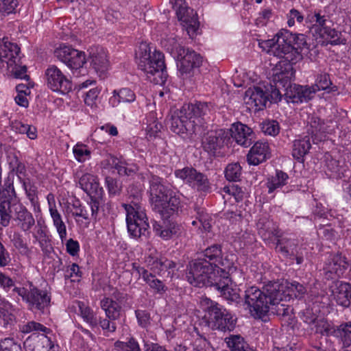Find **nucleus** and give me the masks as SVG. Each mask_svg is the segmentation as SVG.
I'll return each instance as SVG.
<instances>
[{
	"label": "nucleus",
	"instance_id": "nucleus-1",
	"mask_svg": "<svg viewBox=\"0 0 351 351\" xmlns=\"http://www.w3.org/2000/svg\"><path fill=\"white\" fill-rule=\"evenodd\" d=\"M306 45L304 34H293L285 29L276 34L273 38L259 43L263 51L282 59L278 62L280 66L285 65V73L276 75L275 80L288 83L289 77L294 74L293 65L302 59L301 50Z\"/></svg>",
	"mask_w": 351,
	"mask_h": 351
},
{
	"label": "nucleus",
	"instance_id": "nucleus-2",
	"mask_svg": "<svg viewBox=\"0 0 351 351\" xmlns=\"http://www.w3.org/2000/svg\"><path fill=\"white\" fill-rule=\"evenodd\" d=\"M186 278L190 284L195 287H213L226 300L239 302L237 289L230 286L232 281L229 271L213 265L206 258H198L193 261L190 264Z\"/></svg>",
	"mask_w": 351,
	"mask_h": 351
},
{
	"label": "nucleus",
	"instance_id": "nucleus-3",
	"mask_svg": "<svg viewBox=\"0 0 351 351\" xmlns=\"http://www.w3.org/2000/svg\"><path fill=\"white\" fill-rule=\"evenodd\" d=\"M149 202L152 210L160 214L162 224L154 221L153 228L165 239L171 238L176 228L175 200L173 191L161 183V178L152 176L149 180Z\"/></svg>",
	"mask_w": 351,
	"mask_h": 351
},
{
	"label": "nucleus",
	"instance_id": "nucleus-4",
	"mask_svg": "<svg viewBox=\"0 0 351 351\" xmlns=\"http://www.w3.org/2000/svg\"><path fill=\"white\" fill-rule=\"evenodd\" d=\"M282 285L270 282L262 289L251 287L245 291V304L252 316L262 317L270 310L271 304L281 299Z\"/></svg>",
	"mask_w": 351,
	"mask_h": 351
},
{
	"label": "nucleus",
	"instance_id": "nucleus-5",
	"mask_svg": "<svg viewBox=\"0 0 351 351\" xmlns=\"http://www.w3.org/2000/svg\"><path fill=\"white\" fill-rule=\"evenodd\" d=\"M138 67L145 74L147 80L154 84H163L167 77L164 55L146 43H141L136 51Z\"/></svg>",
	"mask_w": 351,
	"mask_h": 351
},
{
	"label": "nucleus",
	"instance_id": "nucleus-6",
	"mask_svg": "<svg viewBox=\"0 0 351 351\" xmlns=\"http://www.w3.org/2000/svg\"><path fill=\"white\" fill-rule=\"evenodd\" d=\"M200 306L206 312L204 318L208 327L222 331H231L235 326V319L232 315L216 302L206 297H202Z\"/></svg>",
	"mask_w": 351,
	"mask_h": 351
},
{
	"label": "nucleus",
	"instance_id": "nucleus-7",
	"mask_svg": "<svg viewBox=\"0 0 351 351\" xmlns=\"http://www.w3.org/2000/svg\"><path fill=\"white\" fill-rule=\"evenodd\" d=\"M122 206L126 212V223L130 235L134 238L147 236L149 233V225L146 214L141 210L138 197L130 204H123Z\"/></svg>",
	"mask_w": 351,
	"mask_h": 351
},
{
	"label": "nucleus",
	"instance_id": "nucleus-8",
	"mask_svg": "<svg viewBox=\"0 0 351 351\" xmlns=\"http://www.w3.org/2000/svg\"><path fill=\"white\" fill-rule=\"evenodd\" d=\"M306 323L314 324L316 333L338 338L342 343L343 347L351 346V322L342 323L337 328L332 327L328 322L317 318H313L309 321L306 319Z\"/></svg>",
	"mask_w": 351,
	"mask_h": 351
},
{
	"label": "nucleus",
	"instance_id": "nucleus-9",
	"mask_svg": "<svg viewBox=\"0 0 351 351\" xmlns=\"http://www.w3.org/2000/svg\"><path fill=\"white\" fill-rule=\"evenodd\" d=\"M79 184L90 197L88 204L91 210V216L96 218L99 207L104 202V189L100 186L97 177L90 173L84 174L80 178Z\"/></svg>",
	"mask_w": 351,
	"mask_h": 351
},
{
	"label": "nucleus",
	"instance_id": "nucleus-10",
	"mask_svg": "<svg viewBox=\"0 0 351 351\" xmlns=\"http://www.w3.org/2000/svg\"><path fill=\"white\" fill-rule=\"evenodd\" d=\"M13 291L28 304V307L32 311L44 313L50 305L51 297L47 292L38 289L32 285H30L29 290L24 287H16Z\"/></svg>",
	"mask_w": 351,
	"mask_h": 351
},
{
	"label": "nucleus",
	"instance_id": "nucleus-11",
	"mask_svg": "<svg viewBox=\"0 0 351 351\" xmlns=\"http://www.w3.org/2000/svg\"><path fill=\"white\" fill-rule=\"evenodd\" d=\"M202 62V57L195 51L184 47L177 48V69L184 80H191L193 69L200 66Z\"/></svg>",
	"mask_w": 351,
	"mask_h": 351
},
{
	"label": "nucleus",
	"instance_id": "nucleus-12",
	"mask_svg": "<svg viewBox=\"0 0 351 351\" xmlns=\"http://www.w3.org/2000/svg\"><path fill=\"white\" fill-rule=\"evenodd\" d=\"M177 19L180 21L182 29L186 31L191 38L197 34L199 21L197 14L189 8L185 0H177Z\"/></svg>",
	"mask_w": 351,
	"mask_h": 351
},
{
	"label": "nucleus",
	"instance_id": "nucleus-13",
	"mask_svg": "<svg viewBox=\"0 0 351 351\" xmlns=\"http://www.w3.org/2000/svg\"><path fill=\"white\" fill-rule=\"evenodd\" d=\"M101 307L105 311L106 317H99V326L106 332H115L117 326L114 321L120 317L121 306L113 299L105 298L101 301Z\"/></svg>",
	"mask_w": 351,
	"mask_h": 351
},
{
	"label": "nucleus",
	"instance_id": "nucleus-14",
	"mask_svg": "<svg viewBox=\"0 0 351 351\" xmlns=\"http://www.w3.org/2000/svg\"><path fill=\"white\" fill-rule=\"evenodd\" d=\"M55 56L71 69H78L86 63L84 52L73 49L71 46L60 45L54 51Z\"/></svg>",
	"mask_w": 351,
	"mask_h": 351
},
{
	"label": "nucleus",
	"instance_id": "nucleus-15",
	"mask_svg": "<svg viewBox=\"0 0 351 351\" xmlns=\"http://www.w3.org/2000/svg\"><path fill=\"white\" fill-rule=\"evenodd\" d=\"M47 86L54 92L66 94L72 90L71 81L56 66H50L45 71Z\"/></svg>",
	"mask_w": 351,
	"mask_h": 351
},
{
	"label": "nucleus",
	"instance_id": "nucleus-16",
	"mask_svg": "<svg viewBox=\"0 0 351 351\" xmlns=\"http://www.w3.org/2000/svg\"><path fill=\"white\" fill-rule=\"evenodd\" d=\"M228 141V131L224 130L210 131L202 138L203 149L210 154L215 155Z\"/></svg>",
	"mask_w": 351,
	"mask_h": 351
},
{
	"label": "nucleus",
	"instance_id": "nucleus-17",
	"mask_svg": "<svg viewBox=\"0 0 351 351\" xmlns=\"http://www.w3.org/2000/svg\"><path fill=\"white\" fill-rule=\"evenodd\" d=\"M349 263L345 256L341 254H330L325 263L324 269L326 276L328 278H333V276L339 278L342 276L345 271L348 269Z\"/></svg>",
	"mask_w": 351,
	"mask_h": 351
},
{
	"label": "nucleus",
	"instance_id": "nucleus-18",
	"mask_svg": "<svg viewBox=\"0 0 351 351\" xmlns=\"http://www.w3.org/2000/svg\"><path fill=\"white\" fill-rule=\"evenodd\" d=\"M285 73V65H282V67L279 66V63L276 64V69L274 71L273 73V82L274 85L269 84V86H265V90H267V102L270 103H277L281 99V93L280 88L281 87L284 88L285 93L289 91L287 89L290 86V80L292 77H289V82L287 84H285L282 82V81H276L275 80L276 75H280L281 73Z\"/></svg>",
	"mask_w": 351,
	"mask_h": 351
},
{
	"label": "nucleus",
	"instance_id": "nucleus-19",
	"mask_svg": "<svg viewBox=\"0 0 351 351\" xmlns=\"http://www.w3.org/2000/svg\"><path fill=\"white\" fill-rule=\"evenodd\" d=\"M289 91L285 93L288 101L295 104H301L303 102H308L311 100L316 91L313 86H301L294 84L293 86L290 85Z\"/></svg>",
	"mask_w": 351,
	"mask_h": 351
},
{
	"label": "nucleus",
	"instance_id": "nucleus-20",
	"mask_svg": "<svg viewBox=\"0 0 351 351\" xmlns=\"http://www.w3.org/2000/svg\"><path fill=\"white\" fill-rule=\"evenodd\" d=\"M228 132L229 136H231L239 145L248 147L252 143L254 133L252 130L245 124L240 122L233 123Z\"/></svg>",
	"mask_w": 351,
	"mask_h": 351
},
{
	"label": "nucleus",
	"instance_id": "nucleus-21",
	"mask_svg": "<svg viewBox=\"0 0 351 351\" xmlns=\"http://www.w3.org/2000/svg\"><path fill=\"white\" fill-rule=\"evenodd\" d=\"M267 97L265 86H253L245 91L243 99L246 104L254 106L261 110L266 107Z\"/></svg>",
	"mask_w": 351,
	"mask_h": 351
},
{
	"label": "nucleus",
	"instance_id": "nucleus-22",
	"mask_svg": "<svg viewBox=\"0 0 351 351\" xmlns=\"http://www.w3.org/2000/svg\"><path fill=\"white\" fill-rule=\"evenodd\" d=\"M206 108L207 106L205 104L200 102L195 105L189 104H184L180 110V115L177 114V117H178L182 125V127L187 131V126L191 124V122L188 121V120L191 119L193 117H199L204 114Z\"/></svg>",
	"mask_w": 351,
	"mask_h": 351
},
{
	"label": "nucleus",
	"instance_id": "nucleus-23",
	"mask_svg": "<svg viewBox=\"0 0 351 351\" xmlns=\"http://www.w3.org/2000/svg\"><path fill=\"white\" fill-rule=\"evenodd\" d=\"M177 177L182 179L188 183L195 182L199 191H206L209 189V183L207 178L202 173H198L192 167H185L177 171Z\"/></svg>",
	"mask_w": 351,
	"mask_h": 351
},
{
	"label": "nucleus",
	"instance_id": "nucleus-24",
	"mask_svg": "<svg viewBox=\"0 0 351 351\" xmlns=\"http://www.w3.org/2000/svg\"><path fill=\"white\" fill-rule=\"evenodd\" d=\"M20 48L15 43L9 42L3 38L0 41V60L7 63L8 66H12L19 62Z\"/></svg>",
	"mask_w": 351,
	"mask_h": 351
},
{
	"label": "nucleus",
	"instance_id": "nucleus-25",
	"mask_svg": "<svg viewBox=\"0 0 351 351\" xmlns=\"http://www.w3.org/2000/svg\"><path fill=\"white\" fill-rule=\"evenodd\" d=\"M204 256L208 259L207 261L217 267H222V269H225V271L228 269L229 271L232 269V263H230L226 258H222V252L219 245L215 244L207 247L204 251Z\"/></svg>",
	"mask_w": 351,
	"mask_h": 351
},
{
	"label": "nucleus",
	"instance_id": "nucleus-26",
	"mask_svg": "<svg viewBox=\"0 0 351 351\" xmlns=\"http://www.w3.org/2000/svg\"><path fill=\"white\" fill-rule=\"evenodd\" d=\"M90 64L97 73H104L108 67L106 51L101 47H92L89 49Z\"/></svg>",
	"mask_w": 351,
	"mask_h": 351
},
{
	"label": "nucleus",
	"instance_id": "nucleus-27",
	"mask_svg": "<svg viewBox=\"0 0 351 351\" xmlns=\"http://www.w3.org/2000/svg\"><path fill=\"white\" fill-rule=\"evenodd\" d=\"M14 219L19 221V225L23 231L29 230L35 224L32 214L20 203H13Z\"/></svg>",
	"mask_w": 351,
	"mask_h": 351
},
{
	"label": "nucleus",
	"instance_id": "nucleus-28",
	"mask_svg": "<svg viewBox=\"0 0 351 351\" xmlns=\"http://www.w3.org/2000/svg\"><path fill=\"white\" fill-rule=\"evenodd\" d=\"M269 157V145L266 142L257 141L250 149L247 159L250 165H257Z\"/></svg>",
	"mask_w": 351,
	"mask_h": 351
},
{
	"label": "nucleus",
	"instance_id": "nucleus-29",
	"mask_svg": "<svg viewBox=\"0 0 351 351\" xmlns=\"http://www.w3.org/2000/svg\"><path fill=\"white\" fill-rule=\"evenodd\" d=\"M309 20L311 23H314L311 27V31L319 37L324 35V32L330 27L331 21L329 20V16L322 14L320 10L315 11Z\"/></svg>",
	"mask_w": 351,
	"mask_h": 351
},
{
	"label": "nucleus",
	"instance_id": "nucleus-30",
	"mask_svg": "<svg viewBox=\"0 0 351 351\" xmlns=\"http://www.w3.org/2000/svg\"><path fill=\"white\" fill-rule=\"evenodd\" d=\"M332 294L337 303L343 307L350 305L351 285L347 282H339L332 290Z\"/></svg>",
	"mask_w": 351,
	"mask_h": 351
},
{
	"label": "nucleus",
	"instance_id": "nucleus-31",
	"mask_svg": "<svg viewBox=\"0 0 351 351\" xmlns=\"http://www.w3.org/2000/svg\"><path fill=\"white\" fill-rule=\"evenodd\" d=\"M298 242L297 239L291 237H281L277 239L276 250L284 256L291 258L297 252Z\"/></svg>",
	"mask_w": 351,
	"mask_h": 351
},
{
	"label": "nucleus",
	"instance_id": "nucleus-32",
	"mask_svg": "<svg viewBox=\"0 0 351 351\" xmlns=\"http://www.w3.org/2000/svg\"><path fill=\"white\" fill-rule=\"evenodd\" d=\"M51 343L46 335H41L28 337L24 342V346L26 351H46Z\"/></svg>",
	"mask_w": 351,
	"mask_h": 351
},
{
	"label": "nucleus",
	"instance_id": "nucleus-33",
	"mask_svg": "<svg viewBox=\"0 0 351 351\" xmlns=\"http://www.w3.org/2000/svg\"><path fill=\"white\" fill-rule=\"evenodd\" d=\"M112 96L109 99V104L114 108L121 103L133 102L136 99L134 93L130 88H123L114 90Z\"/></svg>",
	"mask_w": 351,
	"mask_h": 351
},
{
	"label": "nucleus",
	"instance_id": "nucleus-34",
	"mask_svg": "<svg viewBox=\"0 0 351 351\" xmlns=\"http://www.w3.org/2000/svg\"><path fill=\"white\" fill-rule=\"evenodd\" d=\"M49 213L53 219V225L56 227L60 239L63 241L66 237V228L63 222L62 216L56 209L55 204H51L49 201Z\"/></svg>",
	"mask_w": 351,
	"mask_h": 351
},
{
	"label": "nucleus",
	"instance_id": "nucleus-35",
	"mask_svg": "<svg viewBox=\"0 0 351 351\" xmlns=\"http://www.w3.org/2000/svg\"><path fill=\"white\" fill-rule=\"evenodd\" d=\"M292 147L293 157L300 160L303 158L311 147L310 138L308 136H305L302 139L295 140Z\"/></svg>",
	"mask_w": 351,
	"mask_h": 351
},
{
	"label": "nucleus",
	"instance_id": "nucleus-36",
	"mask_svg": "<svg viewBox=\"0 0 351 351\" xmlns=\"http://www.w3.org/2000/svg\"><path fill=\"white\" fill-rule=\"evenodd\" d=\"M258 233L264 240L271 239L273 237H279L275 224L266 219H261L258 223Z\"/></svg>",
	"mask_w": 351,
	"mask_h": 351
},
{
	"label": "nucleus",
	"instance_id": "nucleus-37",
	"mask_svg": "<svg viewBox=\"0 0 351 351\" xmlns=\"http://www.w3.org/2000/svg\"><path fill=\"white\" fill-rule=\"evenodd\" d=\"M78 306L80 311V315L92 328H97L99 325V318L97 317L96 314L89 306H86L82 302H78Z\"/></svg>",
	"mask_w": 351,
	"mask_h": 351
},
{
	"label": "nucleus",
	"instance_id": "nucleus-38",
	"mask_svg": "<svg viewBox=\"0 0 351 351\" xmlns=\"http://www.w3.org/2000/svg\"><path fill=\"white\" fill-rule=\"evenodd\" d=\"M146 124L147 138L156 137L162 128V125L158 121L156 114L154 112H150L147 115Z\"/></svg>",
	"mask_w": 351,
	"mask_h": 351
},
{
	"label": "nucleus",
	"instance_id": "nucleus-39",
	"mask_svg": "<svg viewBox=\"0 0 351 351\" xmlns=\"http://www.w3.org/2000/svg\"><path fill=\"white\" fill-rule=\"evenodd\" d=\"M226 342L231 351H250V348L241 335H230L226 338Z\"/></svg>",
	"mask_w": 351,
	"mask_h": 351
},
{
	"label": "nucleus",
	"instance_id": "nucleus-40",
	"mask_svg": "<svg viewBox=\"0 0 351 351\" xmlns=\"http://www.w3.org/2000/svg\"><path fill=\"white\" fill-rule=\"evenodd\" d=\"M12 215H14L13 203L8 200L1 201L0 203L1 224L4 227L8 226Z\"/></svg>",
	"mask_w": 351,
	"mask_h": 351
},
{
	"label": "nucleus",
	"instance_id": "nucleus-41",
	"mask_svg": "<svg viewBox=\"0 0 351 351\" xmlns=\"http://www.w3.org/2000/svg\"><path fill=\"white\" fill-rule=\"evenodd\" d=\"M316 93L320 90H328V92L337 90L335 86H332V82L328 73L317 75L315 84L312 85Z\"/></svg>",
	"mask_w": 351,
	"mask_h": 351
},
{
	"label": "nucleus",
	"instance_id": "nucleus-42",
	"mask_svg": "<svg viewBox=\"0 0 351 351\" xmlns=\"http://www.w3.org/2000/svg\"><path fill=\"white\" fill-rule=\"evenodd\" d=\"M288 175L282 171H277L276 176H272L271 178L268 180L267 182V187L269 189L268 192L271 193L276 189L281 187L287 184V180H288Z\"/></svg>",
	"mask_w": 351,
	"mask_h": 351
},
{
	"label": "nucleus",
	"instance_id": "nucleus-43",
	"mask_svg": "<svg viewBox=\"0 0 351 351\" xmlns=\"http://www.w3.org/2000/svg\"><path fill=\"white\" fill-rule=\"evenodd\" d=\"M282 297L283 287L282 286L281 299L278 300L277 302H274V304H271L270 309L273 313H275L278 316H281L283 317H289L290 318V317L291 316L293 308L289 305L280 303L282 301Z\"/></svg>",
	"mask_w": 351,
	"mask_h": 351
},
{
	"label": "nucleus",
	"instance_id": "nucleus-44",
	"mask_svg": "<svg viewBox=\"0 0 351 351\" xmlns=\"http://www.w3.org/2000/svg\"><path fill=\"white\" fill-rule=\"evenodd\" d=\"M308 124V132L312 136H317L326 132L324 122L317 117L311 116L309 117Z\"/></svg>",
	"mask_w": 351,
	"mask_h": 351
},
{
	"label": "nucleus",
	"instance_id": "nucleus-45",
	"mask_svg": "<svg viewBox=\"0 0 351 351\" xmlns=\"http://www.w3.org/2000/svg\"><path fill=\"white\" fill-rule=\"evenodd\" d=\"M114 169L120 176H132L136 173L138 167L135 164H128L123 162H117L114 164Z\"/></svg>",
	"mask_w": 351,
	"mask_h": 351
},
{
	"label": "nucleus",
	"instance_id": "nucleus-46",
	"mask_svg": "<svg viewBox=\"0 0 351 351\" xmlns=\"http://www.w3.org/2000/svg\"><path fill=\"white\" fill-rule=\"evenodd\" d=\"M241 174V167L238 163L230 164L225 171V176L230 181L236 182L239 180Z\"/></svg>",
	"mask_w": 351,
	"mask_h": 351
},
{
	"label": "nucleus",
	"instance_id": "nucleus-47",
	"mask_svg": "<svg viewBox=\"0 0 351 351\" xmlns=\"http://www.w3.org/2000/svg\"><path fill=\"white\" fill-rule=\"evenodd\" d=\"M23 186L26 195L33 205L38 202L37 187L29 179L23 180Z\"/></svg>",
	"mask_w": 351,
	"mask_h": 351
},
{
	"label": "nucleus",
	"instance_id": "nucleus-48",
	"mask_svg": "<svg viewBox=\"0 0 351 351\" xmlns=\"http://www.w3.org/2000/svg\"><path fill=\"white\" fill-rule=\"evenodd\" d=\"M262 132L270 136H276L280 132L279 124L276 121L271 120L264 121L261 125Z\"/></svg>",
	"mask_w": 351,
	"mask_h": 351
},
{
	"label": "nucleus",
	"instance_id": "nucleus-49",
	"mask_svg": "<svg viewBox=\"0 0 351 351\" xmlns=\"http://www.w3.org/2000/svg\"><path fill=\"white\" fill-rule=\"evenodd\" d=\"M114 346L118 351H141L138 343L134 339L131 338L128 342L117 341Z\"/></svg>",
	"mask_w": 351,
	"mask_h": 351
},
{
	"label": "nucleus",
	"instance_id": "nucleus-50",
	"mask_svg": "<svg viewBox=\"0 0 351 351\" xmlns=\"http://www.w3.org/2000/svg\"><path fill=\"white\" fill-rule=\"evenodd\" d=\"M19 330L23 333H29L33 331H42L47 332L49 329L43 324L34 321L29 322L20 326Z\"/></svg>",
	"mask_w": 351,
	"mask_h": 351
},
{
	"label": "nucleus",
	"instance_id": "nucleus-51",
	"mask_svg": "<svg viewBox=\"0 0 351 351\" xmlns=\"http://www.w3.org/2000/svg\"><path fill=\"white\" fill-rule=\"evenodd\" d=\"M18 4V0H2L0 2V14L5 16L14 13Z\"/></svg>",
	"mask_w": 351,
	"mask_h": 351
},
{
	"label": "nucleus",
	"instance_id": "nucleus-52",
	"mask_svg": "<svg viewBox=\"0 0 351 351\" xmlns=\"http://www.w3.org/2000/svg\"><path fill=\"white\" fill-rule=\"evenodd\" d=\"M341 33L330 27L324 32V35L320 36L322 38L330 39V43L332 45L344 44L343 40L341 39Z\"/></svg>",
	"mask_w": 351,
	"mask_h": 351
},
{
	"label": "nucleus",
	"instance_id": "nucleus-53",
	"mask_svg": "<svg viewBox=\"0 0 351 351\" xmlns=\"http://www.w3.org/2000/svg\"><path fill=\"white\" fill-rule=\"evenodd\" d=\"M0 351H22V349L13 338H5L0 341Z\"/></svg>",
	"mask_w": 351,
	"mask_h": 351
},
{
	"label": "nucleus",
	"instance_id": "nucleus-54",
	"mask_svg": "<svg viewBox=\"0 0 351 351\" xmlns=\"http://www.w3.org/2000/svg\"><path fill=\"white\" fill-rule=\"evenodd\" d=\"M287 288L291 294L294 295L296 298H303L307 291L306 287L297 281L291 282Z\"/></svg>",
	"mask_w": 351,
	"mask_h": 351
},
{
	"label": "nucleus",
	"instance_id": "nucleus-55",
	"mask_svg": "<svg viewBox=\"0 0 351 351\" xmlns=\"http://www.w3.org/2000/svg\"><path fill=\"white\" fill-rule=\"evenodd\" d=\"M14 246L23 255L29 254V249L26 243L24 242L22 237L19 234H14L12 240Z\"/></svg>",
	"mask_w": 351,
	"mask_h": 351
},
{
	"label": "nucleus",
	"instance_id": "nucleus-56",
	"mask_svg": "<svg viewBox=\"0 0 351 351\" xmlns=\"http://www.w3.org/2000/svg\"><path fill=\"white\" fill-rule=\"evenodd\" d=\"M9 163L12 171H16L19 178L21 180V176H25L26 172L25 165L20 162L16 156H13Z\"/></svg>",
	"mask_w": 351,
	"mask_h": 351
},
{
	"label": "nucleus",
	"instance_id": "nucleus-57",
	"mask_svg": "<svg viewBox=\"0 0 351 351\" xmlns=\"http://www.w3.org/2000/svg\"><path fill=\"white\" fill-rule=\"evenodd\" d=\"M73 154L79 162L85 161L90 154V152L84 145H77L73 147Z\"/></svg>",
	"mask_w": 351,
	"mask_h": 351
},
{
	"label": "nucleus",
	"instance_id": "nucleus-58",
	"mask_svg": "<svg viewBox=\"0 0 351 351\" xmlns=\"http://www.w3.org/2000/svg\"><path fill=\"white\" fill-rule=\"evenodd\" d=\"M106 184L108 190V193L110 195H117L120 193L121 186L119 184L118 181L110 176L106 178Z\"/></svg>",
	"mask_w": 351,
	"mask_h": 351
},
{
	"label": "nucleus",
	"instance_id": "nucleus-59",
	"mask_svg": "<svg viewBox=\"0 0 351 351\" xmlns=\"http://www.w3.org/2000/svg\"><path fill=\"white\" fill-rule=\"evenodd\" d=\"M223 191L227 194L233 195L237 201H239V199L243 197L241 189L234 184L224 186Z\"/></svg>",
	"mask_w": 351,
	"mask_h": 351
},
{
	"label": "nucleus",
	"instance_id": "nucleus-60",
	"mask_svg": "<svg viewBox=\"0 0 351 351\" xmlns=\"http://www.w3.org/2000/svg\"><path fill=\"white\" fill-rule=\"evenodd\" d=\"M19 63V62H16V64H13L14 68L12 69V72L14 77L16 78L25 79L28 80L29 79V76L26 74V66H20Z\"/></svg>",
	"mask_w": 351,
	"mask_h": 351
},
{
	"label": "nucleus",
	"instance_id": "nucleus-61",
	"mask_svg": "<svg viewBox=\"0 0 351 351\" xmlns=\"http://www.w3.org/2000/svg\"><path fill=\"white\" fill-rule=\"evenodd\" d=\"M136 317L138 324L142 327H146L149 323V313L145 311L136 310L135 311Z\"/></svg>",
	"mask_w": 351,
	"mask_h": 351
},
{
	"label": "nucleus",
	"instance_id": "nucleus-62",
	"mask_svg": "<svg viewBox=\"0 0 351 351\" xmlns=\"http://www.w3.org/2000/svg\"><path fill=\"white\" fill-rule=\"evenodd\" d=\"M12 311V308L11 309H7L0 314V316L3 318L5 327H7L8 326H12L16 322V317Z\"/></svg>",
	"mask_w": 351,
	"mask_h": 351
},
{
	"label": "nucleus",
	"instance_id": "nucleus-63",
	"mask_svg": "<svg viewBox=\"0 0 351 351\" xmlns=\"http://www.w3.org/2000/svg\"><path fill=\"white\" fill-rule=\"evenodd\" d=\"M66 252L71 256H74L77 254L80 250V245L77 241L69 239L66 243Z\"/></svg>",
	"mask_w": 351,
	"mask_h": 351
},
{
	"label": "nucleus",
	"instance_id": "nucleus-64",
	"mask_svg": "<svg viewBox=\"0 0 351 351\" xmlns=\"http://www.w3.org/2000/svg\"><path fill=\"white\" fill-rule=\"evenodd\" d=\"M289 17V18L287 23L289 27L294 25L295 19L299 23H302L304 19L303 15L298 10L295 9H291L290 10Z\"/></svg>",
	"mask_w": 351,
	"mask_h": 351
}]
</instances>
